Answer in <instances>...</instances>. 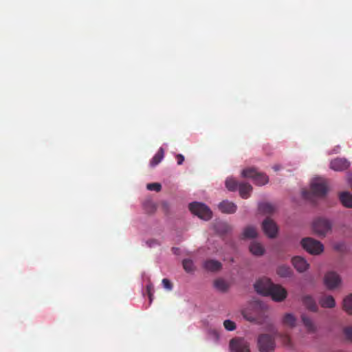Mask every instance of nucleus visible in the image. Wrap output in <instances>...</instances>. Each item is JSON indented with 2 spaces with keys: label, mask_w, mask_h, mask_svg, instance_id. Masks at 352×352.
<instances>
[{
  "label": "nucleus",
  "mask_w": 352,
  "mask_h": 352,
  "mask_svg": "<svg viewBox=\"0 0 352 352\" xmlns=\"http://www.w3.org/2000/svg\"><path fill=\"white\" fill-rule=\"evenodd\" d=\"M254 289L257 293L265 296H271L272 300L276 302L285 300L287 294L285 288L274 284L270 279L265 277L260 278L255 283Z\"/></svg>",
  "instance_id": "1"
},
{
  "label": "nucleus",
  "mask_w": 352,
  "mask_h": 352,
  "mask_svg": "<svg viewBox=\"0 0 352 352\" xmlns=\"http://www.w3.org/2000/svg\"><path fill=\"white\" fill-rule=\"evenodd\" d=\"M327 192L326 182L323 179H316L311 184V191L303 190L302 195L305 199H311L312 195L323 197Z\"/></svg>",
  "instance_id": "2"
},
{
  "label": "nucleus",
  "mask_w": 352,
  "mask_h": 352,
  "mask_svg": "<svg viewBox=\"0 0 352 352\" xmlns=\"http://www.w3.org/2000/svg\"><path fill=\"white\" fill-rule=\"evenodd\" d=\"M257 347L261 352H272L276 347L275 338L267 333H262L258 336Z\"/></svg>",
  "instance_id": "3"
},
{
  "label": "nucleus",
  "mask_w": 352,
  "mask_h": 352,
  "mask_svg": "<svg viewBox=\"0 0 352 352\" xmlns=\"http://www.w3.org/2000/svg\"><path fill=\"white\" fill-rule=\"evenodd\" d=\"M301 245L311 254L318 255L324 251L322 243L311 237L302 239L301 240Z\"/></svg>",
  "instance_id": "4"
},
{
  "label": "nucleus",
  "mask_w": 352,
  "mask_h": 352,
  "mask_svg": "<svg viewBox=\"0 0 352 352\" xmlns=\"http://www.w3.org/2000/svg\"><path fill=\"white\" fill-rule=\"evenodd\" d=\"M190 212L204 220H209L212 217V211L204 204L200 202H192L189 204Z\"/></svg>",
  "instance_id": "5"
},
{
  "label": "nucleus",
  "mask_w": 352,
  "mask_h": 352,
  "mask_svg": "<svg viewBox=\"0 0 352 352\" xmlns=\"http://www.w3.org/2000/svg\"><path fill=\"white\" fill-rule=\"evenodd\" d=\"M313 230L318 236H325L331 232L332 224L331 221L324 218H318L312 225Z\"/></svg>",
  "instance_id": "6"
},
{
  "label": "nucleus",
  "mask_w": 352,
  "mask_h": 352,
  "mask_svg": "<svg viewBox=\"0 0 352 352\" xmlns=\"http://www.w3.org/2000/svg\"><path fill=\"white\" fill-rule=\"evenodd\" d=\"M241 174L243 177L253 179L254 184L256 185H258V186L265 185L269 181L268 177L266 175H265L263 173H258L254 168H248L244 169L242 171Z\"/></svg>",
  "instance_id": "7"
},
{
  "label": "nucleus",
  "mask_w": 352,
  "mask_h": 352,
  "mask_svg": "<svg viewBox=\"0 0 352 352\" xmlns=\"http://www.w3.org/2000/svg\"><path fill=\"white\" fill-rule=\"evenodd\" d=\"M229 347L231 352H251L250 343L245 338L241 337L231 339Z\"/></svg>",
  "instance_id": "8"
},
{
  "label": "nucleus",
  "mask_w": 352,
  "mask_h": 352,
  "mask_svg": "<svg viewBox=\"0 0 352 352\" xmlns=\"http://www.w3.org/2000/svg\"><path fill=\"white\" fill-rule=\"evenodd\" d=\"M264 233L271 239L275 238L278 233V227L276 223L270 218L265 219L262 223Z\"/></svg>",
  "instance_id": "9"
},
{
  "label": "nucleus",
  "mask_w": 352,
  "mask_h": 352,
  "mask_svg": "<svg viewBox=\"0 0 352 352\" xmlns=\"http://www.w3.org/2000/svg\"><path fill=\"white\" fill-rule=\"evenodd\" d=\"M324 283L329 289H333L340 284L341 278L337 273L329 272L324 276Z\"/></svg>",
  "instance_id": "10"
},
{
  "label": "nucleus",
  "mask_w": 352,
  "mask_h": 352,
  "mask_svg": "<svg viewBox=\"0 0 352 352\" xmlns=\"http://www.w3.org/2000/svg\"><path fill=\"white\" fill-rule=\"evenodd\" d=\"M350 166V162L346 158L337 157L330 162V168L335 171H344Z\"/></svg>",
  "instance_id": "11"
},
{
  "label": "nucleus",
  "mask_w": 352,
  "mask_h": 352,
  "mask_svg": "<svg viewBox=\"0 0 352 352\" xmlns=\"http://www.w3.org/2000/svg\"><path fill=\"white\" fill-rule=\"evenodd\" d=\"M219 210L226 214H233L236 211V205L228 200H223L218 205Z\"/></svg>",
  "instance_id": "12"
},
{
  "label": "nucleus",
  "mask_w": 352,
  "mask_h": 352,
  "mask_svg": "<svg viewBox=\"0 0 352 352\" xmlns=\"http://www.w3.org/2000/svg\"><path fill=\"white\" fill-rule=\"evenodd\" d=\"M292 261L294 267L299 272H303L309 267L307 261L301 256H294Z\"/></svg>",
  "instance_id": "13"
},
{
  "label": "nucleus",
  "mask_w": 352,
  "mask_h": 352,
  "mask_svg": "<svg viewBox=\"0 0 352 352\" xmlns=\"http://www.w3.org/2000/svg\"><path fill=\"white\" fill-rule=\"evenodd\" d=\"M301 319L303 325L307 329V331L309 333H314L316 332L317 327L314 322L311 318L303 314L301 316Z\"/></svg>",
  "instance_id": "14"
},
{
  "label": "nucleus",
  "mask_w": 352,
  "mask_h": 352,
  "mask_svg": "<svg viewBox=\"0 0 352 352\" xmlns=\"http://www.w3.org/2000/svg\"><path fill=\"white\" fill-rule=\"evenodd\" d=\"M204 267L208 271L217 272L221 269L222 265L218 261L210 259L204 262Z\"/></svg>",
  "instance_id": "15"
},
{
  "label": "nucleus",
  "mask_w": 352,
  "mask_h": 352,
  "mask_svg": "<svg viewBox=\"0 0 352 352\" xmlns=\"http://www.w3.org/2000/svg\"><path fill=\"white\" fill-rule=\"evenodd\" d=\"M302 303L303 305L308 309L309 310L316 312L318 311V305L313 298L312 296L307 295L302 298Z\"/></svg>",
  "instance_id": "16"
},
{
  "label": "nucleus",
  "mask_w": 352,
  "mask_h": 352,
  "mask_svg": "<svg viewBox=\"0 0 352 352\" xmlns=\"http://www.w3.org/2000/svg\"><path fill=\"white\" fill-rule=\"evenodd\" d=\"M239 190L243 199H248L252 191V186L247 183H239Z\"/></svg>",
  "instance_id": "17"
},
{
  "label": "nucleus",
  "mask_w": 352,
  "mask_h": 352,
  "mask_svg": "<svg viewBox=\"0 0 352 352\" xmlns=\"http://www.w3.org/2000/svg\"><path fill=\"white\" fill-rule=\"evenodd\" d=\"M319 303L324 308H333L336 305L335 300L332 296H322L319 299Z\"/></svg>",
  "instance_id": "18"
},
{
  "label": "nucleus",
  "mask_w": 352,
  "mask_h": 352,
  "mask_svg": "<svg viewBox=\"0 0 352 352\" xmlns=\"http://www.w3.org/2000/svg\"><path fill=\"white\" fill-rule=\"evenodd\" d=\"M282 323L284 326L292 329L296 325V318L292 314H285L283 317Z\"/></svg>",
  "instance_id": "19"
},
{
  "label": "nucleus",
  "mask_w": 352,
  "mask_h": 352,
  "mask_svg": "<svg viewBox=\"0 0 352 352\" xmlns=\"http://www.w3.org/2000/svg\"><path fill=\"white\" fill-rule=\"evenodd\" d=\"M342 204L346 208H352V195L348 192H343L340 195Z\"/></svg>",
  "instance_id": "20"
},
{
  "label": "nucleus",
  "mask_w": 352,
  "mask_h": 352,
  "mask_svg": "<svg viewBox=\"0 0 352 352\" xmlns=\"http://www.w3.org/2000/svg\"><path fill=\"white\" fill-rule=\"evenodd\" d=\"M250 251L254 255L261 256L263 254L265 250L261 243L252 242L250 245Z\"/></svg>",
  "instance_id": "21"
},
{
  "label": "nucleus",
  "mask_w": 352,
  "mask_h": 352,
  "mask_svg": "<svg viewBox=\"0 0 352 352\" xmlns=\"http://www.w3.org/2000/svg\"><path fill=\"white\" fill-rule=\"evenodd\" d=\"M277 274L283 278L289 277L292 274V269L287 265H280L276 269Z\"/></svg>",
  "instance_id": "22"
},
{
  "label": "nucleus",
  "mask_w": 352,
  "mask_h": 352,
  "mask_svg": "<svg viewBox=\"0 0 352 352\" xmlns=\"http://www.w3.org/2000/svg\"><path fill=\"white\" fill-rule=\"evenodd\" d=\"M164 156V151L162 148H160L155 155L153 157L150 162V165L153 167L159 164L163 160Z\"/></svg>",
  "instance_id": "23"
},
{
  "label": "nucleus",
  "mask_w": 352,
  "mask_h": 352,
  "mask_svg": "<svg viewBox=\"0 0 352 352\" xmlns=\"http://www.w3.org/2000/svg\"><path fill=\"white\" fill-rule=\"evenodd\" d=\"M214 287L221 292H226L228 288V283L222 278H218L214 281Z\"/></svg>",
  "instance_id": "24"
},
{
  "label": "nucleus",
  "mask_w": 352,
  "mask_h": 352,
  "mask_svg": "<svg viewBox=\"0 0 352 352\" xmlns=\"http://www.w3.org/2000/svg\"><path fill=\"white\" fill-rule=\"evenodd\" d=\"M258 210L263 214H272L274 212V206L269 203H261L258 205Z\"/></svg>",
  "instance_id": "25"
},
{
  "label": "nucleus",
  "mask_w": 352,
  "mask_h": 352,
  "mask_svg": "<svg viewBox=\"0 0 352 352\" xmlns=\"http://www.w3.org/2000/svg\"><path fill=\"white\" fill-rule=\"evenodd\" d=\"M257 236V232L254 227L248 226L243 232V239H253Z\"/></svg>",
  "instance_id": "26"
},
{
  "label": "nucleus",
  "mask_w": 352,
  "mask_h": 352,
  "mask_svg": "<svg viewBox=\"0 0 352 352\" xmlns=\"http://www.w3.org/2000/svg\"><path fill=\"white\" fill-rule=\"evenodd\" d=\"M343 309L347 314L352 315V294L343 300Z\"/></svg>",
  "instance_id": "27"
},
{
  "label": "nucleus",
  "mask_w": 352,
  "mask_h": 352,
  "mask_svg": "<svg viewBox=\"0 0 352 352\" xmlns=\"http://www.w3.org/2000/svg\"><path fill=\"white\" fill-rule=\"evenodd\" d=\"M239 184L233 178H228L226 181V186L230 191H234L239 188Z\"/></svg>",
  "instance_id": "28"
},
{
  "label": "nucleus",
  "mask_w": 352,
  "mask_h": 352,
  "mask_svg": "<svg viewBox=\"0 0 352 352\" xmlns=\"http://www.w3.org/2000/svg\"><path fill=\"white\" fill-rule=\"evenodd\" d=\"M183 267L187 272H192L195 270L193 262L190 259H184L182 262Z\"/></svg>",
  "instance_id": "29"
},
{
  "label": "nucleus",
  "mask_w": 352,
  "mask_h": 352,
  "mask_svg": "<svg viewBox=\"0 0 352 352\" xmlns=\"http://www.w3.org/2000/svg\"><path fill=\"white\" fill-rule=\"evenodd\" d=\"M223 326L228 331H234L236 329L235 323L230 320H226L223 322Z\"/></svg>",
  "instance_id": "30"
},
{
  "label": "nucleus",
  "mask_w": 352,
  "mask_h": 352,
  "mask_svg": "<svg viewBox=\"0 0 352 352\" xmlns=\"http://www.w3.org/2000/svg\"><path fill=\"white\" fill-rule=\"evenodd\" d=\"M146 188L149 190L160 192L162 189V186L159 183H151L147 184Z\"/></svg>",
  "instance_id": "31"
},
{
  "label": "nucleus",
  "mask_w": 352,
  "mask_h": 352,
  "mask_svg": "<svg viewBox=\"0 0 352 352\" xmlns=\"http://www.w3.org/2000/svg\"><path fill=\"white\" fill-rule=\"evenodd\" d=\"M275 336L276 337H279V338H281L282 340H283V342H284L285 344L286 345H289L290 344V338L289 337V336L287 335H283L282 333H278V332H276L275 333Z\"/></svg>",
  "instance_id": "32"
},
{
  "label": "nucleus",
  "mask_w": 352,
  "mask_h": 352,
  "mask_svg": "<svg viewBox=\"0 0 352 352\" xmlns=\"http://www.w3.org/2000/svg\"><path fill=\"white\" fill-rule=\"evenodd\" d=\"M144 206L145 208V209L148 212H153L154 210H155V204L151 201H148L146 202H145L144 204Z\"/></svg>",
  "instance_id": "33"
},
{
  "label": "nucleus",
  "mask_w": 352,
  "mask_h": 352,
  "mask_svg": "<svg viewBox=\"0 0 352 352\" xmlns=\"http://www.w3.org/2000/svg\"><path fill=\"white\" fill-rule=\"evenodd\" d=\"M162 285L164 288H166L168 290H171L173 288V285L170 283V281L167 278H164L162 280Z\"/></svg>",
  "instance_id": "34"
},
{
  "label": "nucleus",
  "mask_w": 352,
  "mask_h": 352,
  "mask_svg": "<svg viewBox=\"0 0 352 352\" xmlns=\"http://www.w3.org/2000/svg\"><path fill=\"white\" fill-rule=\"evenodd\" d=\"M344 333L346 338L352 341V327L345 328Z\"/></svg>",
  "instance_id": "35"
},
{
  "label": "nucleus",
  "mask_w": 352,
  "mask_h": 352,
  "mask_svg": "<svg viewBox=\"0 0 352 352\" xmlns=\"http://www.w3.org/2000/svg\"><path fill=\"white\" fill-rule=\"evenodd\" d=\"M176 159H177V162L178 165L182 164L184 161V157L182 154H177L176 155Z\"/></svg>",
  "instance_id": "36"
},
{
  "label": "nucleus",
  "mask_w": 352,
  "mask_h": 352,
  "mask_svg": "<svg viewBox=\"0 0 352 352\" xmlns=\"http://www.w3.org/2000/svg\"><path fill=\"white\" fill-rule=\"evenodd\" d=\"M154 292L153 285L152 284H148L146 285V293Z\"/></svg>",
  "instance_id": "37"
},
{
  "label": "nucleus",
  "mask_w": 352,
  "mask_h": 352,
  "mask_svg": "<svg viewBox=\"0 0 352 352\" xmlns=\"http://www.w3.org/2000/svg\"><path fill=\"white\" fill-rule=\"evenodd\" d=\"M147 295L149 298V304H151L153 299V292L147 293Z\"/></svg>",
  "instance_id": "38"
},
{
  "label": "nucleus",
  "mask_w": 352,
  "mask_h": 352,
  "mask_svg": "<svg viewBox=\"0 0 352 352\" xmlns=\"http://www.w3.org/2000/svg\"><path fill=\"white\" fill-rule=\"evenodd\" d=\"M280 168V167L278 165H275L273 166V169L276 171L278 170Z\"/></svg>",
  "instance_id": "39"
}]
</instances>
